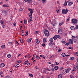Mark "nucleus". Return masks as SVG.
I'll use <instances>...</instances> for the list:
<instances>
[{"label":"nucleus","mask_w":78,"mask_h":78,"mask_svg":"<svg viewBox=\"0 0 78 78\" xmlns=\"http://www.w3.org/2000/svg\"><path fill=\"white\" fill-rule=\"evenodd\" d=\"M5 78H10V77L9 76H7L5 77Z\"/></svg>","instance_id":"5fc2aeb1"},{"label":"nucleus","mask_w":78,"mask_h":78,"mask_svg":"<svg viewBox=\"0 0 78 78\" xmlns=\"http://www.w3.org/2000/svg\"><path fill=\"white\" fill-rule=\"evenodd\" d=\"M62 56L63 57H65V56H66V54L65 53H62Z\"/></svg>","instance_id":"412c9836"},{"label":"nucleus","mask_w":78,"mask_h":78,"mask_svg":"<svg viewBox=\"0 0 78 78\" xmlns=\"http://www.w3.org/2000/svg\"><path fill=\"white\" fill-rule=\"evenodd\" d=\"M17 62H18V63H19L20 64L22 62V61H17Z\"/></svg>","instance_id":"e433bc0d"},{"label":"nucleus","mask_w":78,"mask_h":78,"mask_svg":"<svg viewBox=\"0 0 78 78\" xmlns=\"http://www.w3.org/2000/svg\"><path fill=\"white\" fill-rule=\"evenodd\" d=\"M59 10L58 9L56 11H57V13H58L59 12Z\"/></svg>","instance_id":"338daca9"},{"label":"nucleus","mask_w":78,"mask_h":78,"mask_svg":"<svg viewBox=\"0 0 78 78\" xmlns=\"http://www.w3.org/2000/svg\"><path fill=\"white\" fill-rule=\"evenodd\" d=\"M38 33H39V31H37L35 32V34H37Z\"/></svg>","instance_id":"ea45409f"},{"label":"nucleus","mask_w":78,"mask_h":78,"mask_svg":"<svg viewBox=\"0 0 78 78\" xmlns=\"http://www.w3.org/2000/svg\"><path fill=\"white\" fill-rule=\"evenodd\" d=\"M20 42L21 43H23V39H22V38L20 39Z\"/></svg>","instance_id":"5701e85b"},{"label":"nucleus","mask_w":78,"mask_h":78,"mask_svg":"<svg viewBox=\"0 0 78 78\" xmlns=\"http://www.w3.org/2000/svg\"><path fill=\"white\" fill-rule=\"evenodd\" d=\"M77 22H78V21L77 20L75 19H72V23H74V24L76 25Z\"/></svg>","instance_id":"f03ea898"},{"label":"nucleus","mask_w":78,"mask_h":78,"mask_svg":"<svg viewBox=\"0 0 78 78\" xmlns=\"http://www.w3.org/2000/svg\"><path fill=\"white\" fill-rule=\"evenodd\" d=\"M13 25L14 26H16V23L14 22L13 23Z\"/></svg>","instance_id":"8fccbe9b"},{"label":"nucleus","mask_w":78,"mask_h":78,"mask_svg":"<svg viewBox=\"0 0 78 78\" xmlns=\"http://www.w3.org/2000/svg\"><path fill=\"white\" fill-rule=\"evenodd\" d=\"M29 75L30 76H31L32 77H33V76L32 74H29Z\"/></svg>","instance_id":"4c0bfd02"},{"label":"nucleus","mask_w":78,"mask_h":78,"mask_svg":"<svg viewBox=\"0 0 78 78\" xmlns=\"http://www.w3.org/2000/svg\"><path fill=\"white\" fill-rule=\"evenodd\" d=\"M24 23L25 24L27 23V20H24Z\"/></svg>","instance_id":"4d7b16f0"},{"label":"nucleus","mask_w":78,"mask_h":78,"mask_svg":"<svg viewBox=\"0 0 78 78\" xmlns=\"http://www.w3.org/2000/svg\"><path fill=\"white\" fill-rule=\"evenodd\" d=\"M58 52H61V49L59 48L58 50Z\"/></svg>","instance_id":"37998d69"},{"label":"nucleus","mask_w":78,"mask_h":78,"mask_svg":"<svg viewBox=\"0 0 78 78\" xmlns=\"http://www.w3.org/2000/svg\"><path fill=\"white\" fill-rule=\"evenodd\" d=\"M3 74V72H0V75H2Z\"/></svg>","instance_id":"0e129e2a"},{"label":"nucleus","mask_w":78,"mask_h":78,"mask_svg":"<svg viewBox=\"0 0 78 78\" xmlns=\"http://www.w3.org/2000/svg\"><path fill=\"white\" fill-rule=\"evenodd\" d=\"M69 43L70 44H73V39H71L69 40Z\"/></svg>","instance_id":"423d86ee"},{"label":"nucleus","mask_w":78,"mask_h":78,"mask_svg":"<svg viewBox=\"0 0 78 78\" xmlns=\"http://www.w3.org/2000/svg\"><path fill=\"white\" fill-rule=\"evenodd\" d=\"M3 6L4 7H5V8H8V7H9V6H8V5L6 4H5L4 5H3Z\"/></svg>","instance_id":"dca6fc26"},{"label":"nucleus","mask_w":78,"mask_h":78,"mask_svg":"<svg viewBox=\"0 0 78 78\" xmlns=\"http://www.w3.org/2000/svg\"><path fill=\"white\" fill-rule=\"evenodd\" d=\"M63 67H61V68H59V70H62V69H63Z\"/></svg>","instance_id":"58836bf2"},{"label":"nucleus","mask_w":78,"mask_h":78,"mask_svg":"<svg viewBox=\"0 0 78 78\" xmlns=\"http://www.w3.org/2000/svg\"><path fill=\"white\" fill-rule=\"evenodd\" d=\"M69 45V43H67L65 44V46L67 47Z\"/></svg>","instance_id":"2f4dec72"},{"label":"nucleus","mask_w":78,"mask_h":78,"mask_svg":"<svg viewBox=\"0 0 78 78\" xmlns=\"http://www.w3.org/2000/svg\"><path fill=\"white\" fill-rule=\"evenodd\" d=\"M73 41H74V43H76L78 42V40L76 39H74L73 40Z\"/></svg>","instance_id":"f8f14e48"},{"label":"nucleus","mask_w":78,"mask_h":78,"mask_svg":"<svg viewBox=\"0 0 78 78\" xmlns=\"http://www.w3.org/2000/svg\"><path fill=\"white\" fill-rule=\"evenodd\" d=\"M2 13L4 14H5V15H6V14H7V12H6V10L5 9H3L2 10Z\"/></svg>","instance_id":"20e7f679"},{"label":"nucleus","mask_w":78,"mask_h":78,"mask_svg":"<svg viewBox=\"0 0 78 78\" xmlns=\"http://www.w3.org/2000/svg\"><path fill=\"white\" fill-rule=\"evenodd\" d=\"M29 3L31 2V0H28Z\"/></svg>","instance_id":"3c124183"},{"label":"nucleus","mask_w":78,"mask_h":78,"mask_svg":"<svg viewBox=\"0 0 78 78\" xmlns=\"http://www.w3.org/2000/svg\"><path fill=\"white\" fill-rule=\"evenodd\" d=\"M73 71H76V69H77V68L76 67V66H75V65H74L73 66Z\"/></svg>","instance_id":"1a4fd4ad"},{"label":"nucleus","mask_w":78,"mask_h":78,"mask_svg":"<svg viewBox=\"0 0 78 78\" xmlns=\"http://www.w3.org/2000/svg\"><path fill=\"white\" fill-rule=\"evenodd\" d=\"M58 69H59V67H58V66H56L55 67V70H58Z\"/></svg>","instance_id":"aec40b11"},{"label":"nucleus","mask_w":78,"mask_h":78,"mask_svg":"<svg viewBox=\"0 0 78 78\" xmlns=\"http://www.w3.org/2000/svg\"><path fill=\"white\" fill-rule=\"evenodd\" d=\"M51 71H53V72H54L55 71V69H54V68H52L51 69Z\"/></svg>","instance_id":"603ef678"},{"label":"nucleus","mask_w":78,"mask_h":78,"mask_svg":"<svg viewBox=\"0 0 78 78\" xmlns=\"http://www.w3.org/2000/svg\"><path fill=\"white\" fill-rule=\"evenodd\" d=\"M70 29L71 30H75V29H76V27L74 26H72L70 27Z\"/></svg>","instance_id":"0eeeda50"},{"label":"nucleus","mask_w":78,"mask_h":78,"mask_svg":"<svg viewBox=\"0 0 78 78\" xmlns=\"http://www.w3.org/2000/svg\"><path fill=\"white\" fill-rule=\"evenodd\" d=\"M22 34L23 36H24L25 35V34L23 32H22Z\"/></svg>","instance_id":"a19ab883"},{"label":"nucleus","mask_w":78,"mask_h":78,"mask_svg":"<svg viewBox=\"0 0 78 78\" xmlns=\"http://www.w3.org/2000/svg\"><path fill=\"white\" fill-rule=\"evenodd\" d=\"M76 29H78V25L76 26Z\"/></svg>","instance_id":"774afa93"},{"label":"nucleus","mask_w":78,"mask_h":78,"mask_svg":"<svg viewBox=\"0 0 78 78\" xmlns=\"http://www.w3.org/2000/svg\"><path fill=\"white\" fill-rule=\"evenodd\" d=\"M55 36L56 37H57V38H58V39H60L61 37L59 36V35H55Z\"/></svg>","instance_id":"f3484780"},{"label":"nucleus","mask_w":78,"mask_h":78,"mask_svg":"<svg viewBox=\"0 0 78 78\" xmlns=\"http://www.w3.org/2000/svg\"><path fill=\"white\" fill-rule=\"evenodd\" d=\"M75 55L76 56H78V51L76 53Z\"/></svg>","instance_id":"de8ad7c7"},{"label":"nucleus","mask_w":78,"mask_h":78,"mask_svg":"<svg viewBox=\"0 0 78 78\" xmlns=\"http://www.w3.org/2000/svg\"><path fill=\"white\" fill-rule=\"evenodd\" d=\"M49 44L50 46H51H51L52 45H53V42L50 43Z\"/></svg>","instance_id":"a211bd4d"},{"label":"nucleus","mask_w":78,"mask_h":78,"mask_svg":"<svg viewBox=\"0 0 78 78\" xmlns=\"http://www.w3.org/2000/svg\"><path fill=\"white\" fill-rule=\"evenodd\" d=\"M30 13H33V10L32 9V10H30Z\"/></svg>","instance_id":"f704fd0d"},{"label":"nucleus","mask_w":78,"mask_h":78,"mask_svg":"<svg viewBox=\"0 0 78 78\" xmlns=\"http://www.w3.org/2000/svg\"><path fill=\"white\" fill-rule=\"evenodd\" d=\"M36 42L37 44H39V43L40 42V41L38 39H37L36 40Z\"/></svg>","instance_id":"4468645a"},{"label":"nucleus","mask_w":78,"mask_h":78,"mask_svg":"<svg viewBox=\"0 0 78 78\" xmlns=\"http://www.w3.org/2000/svg\"><path fill=\"white\" fill-rule=\"evenodd\" d=\"M18 67H19V64H17L15 66L16 68L17 69H18Z\"/></svg>","instance_id":"4be33fe9"},{"label":"nucleus","mask_w":78,"mask_h":78,"mask_svg":"<svg viewBox=\"0 0 78 78\" xmlns=\"http://www.w3.org/2000/svg\"><path fill=\"white\" fill-rule=\"evenodd\" d=\"M62 13L63 14H67V12H68V10L67 9H66V10L65 9H63L62 10Z\"/></svg>","instance_id":"7ed1b4c3"},{"label":"nucleus","mask_w":78,"mask_h":78,"mask_svg":"<svg viewBox=\"0 0 78 78\" xmlns=\"http://www.w3.org/2000/svg\"><path fill=\"white\" fill-rule=\"evenodd\" d=\"M1 25H3V24L4 23V21H2L1 22Z\"/></svg>","instance_id":"c9c22d12"},{"label":"nucleus","mask_w":78,"mask_h":78,"mask_svg":"<svg viewBox=\"0 0 78 78\" xmlns=\"http://www.w3.org/2000/svg\"><path fill=\"white\" fill-rule=\"evenodd\" d=\"M28 35V31H27L25 36H27Z\"/></svg>","instance_id":"393cba45"},{"label":"nucleus","mask_w":78,"mask_h":78,"mask_svg":"<svg viewBox=\"0 0 78 78\" xmlns=\"http://www.w3.org/2000/svg\"><path fill=\"white\" fill-rule=\"evenodd\" d=\"M5 47V45H3L1 46L2 48H4Z\"/></svg>","instance_id":"a878e982"},{"label":"nucleus","mask_w":78,"mask_h":78,"mask_svg":"<svg viewBox=\"0 0 78 78\" xmlns=\"http://www.w3.org/2000/svg\"><path fill=\"white\" fill-rule=\"evenodd\" d=\"M16 43L18 45H19V43H18V42H17V41H16Z\"/></svg>","instance_id":"680f3d73"},{"label":"nucleus","mask_w":78,"mask_h":78,"mask_svg":"<svg viewBox=\"0 0 78 78\" xmlns=\"http://www.w3.org/2000/svg\"><path fill=\"white\" fill-rule=\"evenodd\" d=\"M67 2L66 1H65L63 5L64 6H67Z\"/></svg>","instance_id":"bb28decb"},{"label":"nucleus","mask_w":78,"mask_h":78,"mask_svg":"<svg viewBox=\"0 0 78 78\" xmlns=\"http://www.w3.org/2000/svg\"><path fill=\"white\" fill-rule=\"evenodd\" d=\"M7 57L8 58H11V55H10V54L8 55Z\"/></svg>","instance_id":"b1692460"},{"label":"nucleus","mask_w":78,"mask_h":78,"mask_svg":"<svg viewBox=\"0 0 78 78\" xmlns=\"http://www.w3.org/2000/svg\"><path fill=\"white\" fill-rule=\"evenodd\" d=\"M72 38L73 39V38H75L76 37L73 36V35L72 36Z\"/></svg>","instance_id":"864d4df0"},{"label":"nucleus","mask_w":78,"mask_h":78,"mask_svg":"<svg viewBox=\"0 0 78 78\" xmlns=\"http://www.w3.org/2000/svg\"><path fill=\"white\" fill-rule=\"evenodd\" d=\"M2 28H5V25L4 24L2 25Z\"/></svg>","instance_id":"79ce46f5"},{"label":"nucleus","mask_w":78,"mask_h":78,"mask_svg":"<svg viewBox=\"0 0 78 78\" xmlns=\"http://www.w3.org/2000/svg\"><path fill=\"white\" fill-rule=\"evenodd\" d=\"M73 2H69L68 3V5H69V6H72V5H73Z\"/></svg>","instance_id":"9d476101"},{"label":"nucleus","mask_w":78,"mask_h":78,"mask_svg":"<svg viewBox=\"0 0 78 78\" xmlns=\"http://www.w3.org/2000/svg\"><path fill=\"white\" fill-rule=\"evenodd\" d=\"M72 47L71 46V47H69L68 48H69V49H72Z\"/></svg>","instance_id":"bf43d9fd"},{"label":"nucleus","mask_w":78,"mask_h":78,"mask_svg":"<svg viewBox=\"0 0 78 78\" xmlns=\"http://www.w3.org/2000/svg\"><path fill=\"white\" fill-rule=\"evenodd\" d=\"M58 64H59V63H57V62H55V63L54 64V65L56 66V65H58Z\"/></svg>","instance_id":"473e14b6"},{"label":"nucleus","mask_w":78,"mask_h":78,"mask_svg":"<svg viewBox=\"0 0 78 78\" xmlns=\"http://www.w3.org/2000/svg\"><path fill=\"white\" fill-rule=\"evenodd\" d=\"M29 20L32 21V17H31V16L30 17Z\"/></svg>","instance_id":"09e8293b"},{"label":"nucleus","mask_w":78,"mask_h":78,"mask_svg":"<svg viewBox=\"0 0 78 78\" xmlns=\"http://www.w3.org/2000/svg\"><path fill=\"white\" fill-rule=\"evenodd\" d=\"M53 39L55 41V40H56V39H57V38L56 37V36H54L53 37Z\"/></svg>","instance_id":"c756f323"},{"label":"nucleus","mask_w":78,"mask_h":78,"mask_svg":"<svg viewBox=\"0 0 78 78\" xmlns=\"http://www.w3.org/2000/svg\"><path fill=\"white\" fill-rule=\"evenodd\" d=\"M75 59V57H71L70 58V60H73V59Z\"/></svg>","instance_id":"c85d7f7f"},{"label":"nucleus","mask_w":78,"mask_h":78,"mask_svg":"<svg viewBox=\"0 0 78 78\" xmlns=\"http://www.w3.org/2000/svg\"><path fill=\"white\" fill-rule=\"evenodd\" d=\"M36 58H37V59H39L40 57H39V56H37Z\"/></svg>","instance_id":"49530a36"},{"label":"nucleus","mask_w":78,"mask_h":78,"mask_svg":"<svg viewBox=\"0 0 78 78\" xmlns=\"http://www.w3.org/2000/svg\"><path fill=\"white\" fill-rule=\"evenodd\" d=\"M50 41L51 42H53V38H51Z\"/></svg>","instance_id":"c03bdc74"},{"label":"nucleus","mask_w":78,"mask_h":78,"mask_svg":"<svg viewBox=\"0 0 78 78\" xmlns=\"http://www.w3.org/2000/svg\"><path fill=\"white\" fill-rule=\"evenodd\" d=\"M47 0H42V1L43 2V3H44Z\"/></svg>","instance_id":"6e6d98bb"},{"label":"nucleus","mask_w":78,"mask_h":78,"mask_svg":"<svg viewBox=\"0 0 78 78\" xmlns=\"http://www.w3.org/2000/svg\"><path fill=\"white\" fill-rule=\"evenodd\" d=\"M66 72L67 73H69V72H70V70H71V68H69L68 69H66Z\"/></svg>","instance_id":"39448f33"},{"label":"nucleus","mask_w":78,"mask_h":78,"mask_svg":"<svg viewBox=\"0 0 78 78\" xmlns=\"http://www.w3.org/2000/svg\"><path fill=\"white\" fill-rule=\"evenodd\" d=\"M45 44L44 43H43V44H42V45L43 47H45Z\"/></svg>","instance_id":"052dcab7"},{"label":"nucleus","mask_w":78,"mask_h":78,"mask_svg":"<svg viewBox=\"0 0 78 78\" xmlns=\"http://www.w3.org/2000/svg\"><path fill=\"white\" fill-rule=\"evenodd\" d=\"M5 66V64L2 63L1 64V67H3Z\"/></svg>","instance_id":"2eb2a0df"},{"label":"nucleus","mask_w":78,"mask_h":78,"mask_svg":"<svg viewBox=\"0 0 78 78\" xmlns=\"http://www.w3.org/2000/svg\"><path fill=\"white\" fill-rule=\"evenodd\" d=\"M64 24V23L63 22L59 24V25L60 26H61V25H62V24Z\"/></svg>","instance_id":"72a5a7b5"},{"label":"nucleus","mask_w":78,"mask_h":78,"mask_svg":"<svg viewBox=\"0 0 78 78\" xmlns=\"http://www.w3.org/2000/svg\"><path fill=\"white\" fill-rule=\"evenodd\" d=\"M62 73L63 74H66V73H67V72H66V70H64L62 71Z\"/></svg>","instance_id":"9b49d317"},{"label":"nucleus","mask_w":78,"mask_h":78,"mask_svg":"<svg viewBox=\"0 0 78 78\" xmlns=\"http://www.w3.org/2000/svg\"><path fill=\"white\" fill-rule=\"evenodd\" d=\"M47 39V38H44L43 39V42H44V43H45V42H46V40Z\"/></svg>","instance_id":"6ab92c4d"},{"label":"nucleus","mask_w":78,"mask_h":78,"mask_svg":"<svg viewBox=\"0 0 78 78\" xmlns=\"http://www.w3.org/2000/svg\"><path fill=\"white\" fill-rule=\"evenodd\" d=\"M58 33L59 34H62V30L61 29H59L58 30Z\"/></svg>","instance_id":"6e6552de"},{"label":"nucleus","mask_w":78,"mask_h":78,"mask_svg":"<svg viewBox=\"0 0 78 78\" xmlns=\"http://www.w3.org/2000/svg\"><path fill=\"white\" fill-rule=\"evenodd\" d=\"M62 43L63 44H66V42L65 41H62Z\"/></svg>","instance_id":"a18cd8bd"},{"label":"nucleus","mask_w":78,"mask_h":78,"mask_svg":"<svg viewBox=\"0 0 78 78\" xmlns=\"http://www.w3.org/2000/svg\"><path fill=\"white\" fill-rule=\"evenodd\" d=\"M37 55H33V57L34 58H37Z\"/></svg>","instance_id":"7c9ffc66"},{"label":"nucleus","mask_w":78,"mask_h":78,"mask_svg":"<svg viewBox=\"0 0 78 78\" xmlns=\"http://www.w3.org/2000/svg\"><path fill=\"white\" fill-rule=\"evenodd\" d=\"M9 44H12V42H9Z\"/></svg>","instance_id":"e2e57ef3"},{"label":"nucleus","mask_w":78,"mask_h":78,"mask_svg":"<svg viewBox=\"0 0 78 78\" xmlns=\"http://www.w3.org/2000/svg\"><path fill=\"white\" fill-rule=\"evenodd\" d=\"M58 78H62V74H60L58 75Z\"/></svg>","instance_id":"ddd939ff"},{"label":"nucleus","mask_w":78,"mask_h":78,"mask_svg":"<svg viewBox=\"0 0 78 78\" xmlns=\"http://www.w3.org/2000/svg\"><path fill=\"white\" fill-rule=\"evenodd\" d=\"M31 40L30 39H27V42H31Z\"/></svg>","instance_id":"cd10ccee"},{"label":"nucleus","mask_w":78,"mask_h":78,"mask_svg":"<svg viewBox=\"0 0 78 78\" xmlns=\"http://www.w3.org/2000/svg\"><path fill=\"white\" fill-rule=\"evenodd\" d=\"M44 34H45L46 36L48 37L49 36L50 34L49 33V32L48 31L45 30L44 32Z\"/></svg>","instance_id":"f257e3e1"},{"label":"nucleus","mask_w":78,"mask_h":78,"mask_svg":"<svg viewBox=\"0 0 78 78\" xmlns=\"http://www.w3.org/2000/svg\"><path fill=\"white\" fill-rule=\"evenodd\" d=\"M42 57L43 58H44V59H45V56H44V55H43Z\"/></svg>","instance_id":"69168bd1"},{"label":"nucleus","mask_w":78,"mask_h":78,"mask_svg":"<svg viewBox=\"0 0 78 78\" xmlns=\"http://www.w3.org/2000/svg\"><path fill=\"white\" fill-rule=\"evenodd\" d=\"M46 72H47V71L46 70H44L43 71V73H46Z\"/></svg>","instance_id":"13d9d810"}]
</instances>
